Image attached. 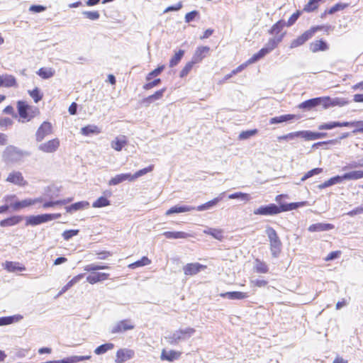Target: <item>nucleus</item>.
<instances>
[{"instance_id": "obj_1", "label": "nucleus", "mask_w": 363, "mask_h": 363, "mask_svg": "<svg viewBox=\"0 0 363 363\" xmlns=\"http://www.w3.org/2000/svg\"><path fill=\"white\" fill-rule=\"evenodd\" d=\"M193 328H186L184 329H179L167 334L164 339L171 345H177L179 342L186 341L189 339L195 333Z\"/></svg>"}, {"instance_id": "obj_2", "label": "nucleus", "mask_w": 363, "mask_h": 363, "mask_svg": "<svg viewBox=\"0 0 363 363\" xmlns=\"http://www.w3.org/2000/svg\"><path fill=\"white\" fill-rule=\"evenodd\" d=\"M265 233L269 241L272 255L273 257H277L281 252L282 243L276 230L273 228L267 226L265 230Z\"/></svg>"}, {"instance_id": "obj_3", "label": "nucleus", "mask_w": 363, "mask_h": 363, "mask_svg": "<svg viewBox=\"0 0 363 363\" xmlns=\"http://www.w3.org/2000/svg\"><path fill=\"white\" fill-rule=\"evenodd\" d=\"M284 35V33H281L279 35L270 38L264 48L259 50L258 52L253 55L252 60H259L266 55L272 51L275 48H277L278 44L281 42Z\"/></svg>"}, {"instance_id": "obj_4", "label": "nucleus", "mask_w": 363, "mask_h": 363, "mask_svg": "<svg viewBox=\"0 0 363 363\" xmlns=\"http://www.w3.org/2000/svg\"><path fill=\"white\" fill-rule=\"evenodd\" d=\"M60 216V213H45L37 216H29L26 217V225H38L59 218Z\"/></svg>"}, {"instance_id": "obj_5", "label": "nucleus", "mask_w": 363, "mask_h": 363, "mask_svg": "<svg viewBox=\"0 0 363 363\" xmlns=\"http://www.w3.org/2000/svg\"><path fill=\"white\" fill-rule=\"evenodd\" d=\"M30 153L26 151H23L15 146H8L4 152V157L6 160L9 162H18L23 157L29 156Z\"/></svg>"}, {"instance_id": "obj_6", "label": "nucleus", "mask_w": 363, "mask_h": 363, "mask_svg": "<svg viewBox=\"0 0 363 363\" xmlns=\"http://www.w3.org/2000/svg\"><path fill=\"white\" fill-rule=\"evenodd\" d=\"M320 29V26H315L305 31L302 35L291 41L290 44V48L294 49L303 45L306 41H308L313 36L316 31Z\"/></svg>"}, {"instance_id": "obj_7", "label": "nucleus", "mask_w": 363, "mask_h": 363, "mask_svg": "<svg viewBox=\"0 0 363 363\" xmlns=\"http://www.w3.org/2000/svg\"><path fill=\"white\" fill-rule=\"evenodd\" d=\"M281 213L280 206L275 203L260 206L253 211L255 215L271 216Z\"/></svg>"}, {"instance_id": "obj_8", "label": "nucleus", "mask_w": 363, "mask_h": 363, "mask_svg": "<svg viewBox=\"0 0 363 363\" xmlns=\"http://www.w3.org/2000/svg\"><path fill=\"white\" fill-rule=\"evenodd\" d=\"M323 108L327 109L334 106H344L349 104V101L342 97L330 98L329 96H323Z\"/></svg>"}, {"instance_id": "obj_9", "label": "nucleus", "mask_w": 363, "mask_h": 363, "mask_svg": "<svg viewBox=\"0 0 363 363\" xmlns=\"http://www.w3.org/2000/svg\"><path fill=\"white\" fill-rule=\"evenodd\" d=\"M135 325L130 320H123L116 323L111 327V333L113 334L123 333L127 330H133Z\"/></svg>"}, {"instance_id": "obj_10", "label": "nucleus", "mask_w": 363, "mask_h": 363, "mask_svg": "<svg viewBox=\"0 0 363 363\" xmlns=\"http://www.w3.org/2000/svg\"><path fill=\"white\" fill-rule=\"evenodd\" d=\"M52 124L50 122L44 121L35 133V140L38 142L42 141L47 135L52 133Z\"/></svg>"}, {"instance_id": "obj_11", "label": "nucleus", "mask_w": 363, "mask_h": 363, "mask_svg": "<svg viewBox=\"0 0 363 363\" xmlns=\"http://www.w3.org/2000/svg\"><path fill=\"white\" fill-rule=\"evenodd\" d=\"M60 140L58 138H54L46 143H42L38 146V150L46 153H52L57 151L60 147Z\"/></svg>"}, {"instance_id": "obj_12", "label": "nucleus", "mask_w": 363, "mask_h": 363, "mask_svg": "<svg viewBox=\"0 0 363 363\" xmlns=\"http://www.w3.org/2000/svg\"><path fill=\"white\" fill-rule=\"evenodd\" d=\"M323 96L313 98L301 103L298 105V108L304 110H311L319 106L323 108Z\"/></svg>"}, {"instance_id": "obj_13", "label": "nucleus", "mask_w": 363, "mask_h": 363, "mask_svg": "<svg viewBox=\"0 0 363 363\" xmlns=\"http://www.w3.org/2000/svg\"><path fill=\"white\" fill-rule=\"evenodd\" d=\"M6 182L20 186H24L27 184V182L24 179L22 173L17 171L9 173L6 178Z\"/></svg>"}, {"instance_id": "obj_14", "label": "nucleus", "mask_w": 363, "mask_h": 363, "mask_svg": "<svg viewBox=\"0 0 363 363\" xmlns=\"http://www.w3.org/2000/svg\"><path fill=\"white\" fill-rule=\"evenodd\" d=\"M43 199L42 198H37V199H26L22 201H16L11 205V207L14 211H18L21 208H26L30 206L34 205L37 203L42 202Z\"/></svg>"}, {"instance_id": "obj_15", "label": "nucleus", "mask_w": 363, "mask_h": 363, "mask_svg": "<svg viewBox=\"0 0 363 363\" xmlns=\"http://www.w3.org/2000/svg\"><path fill=\"white\" fill-rule=\"evenodd\" d=\"M135 355L133 350L130 349H120L116 352L115 362L116 363H123L128 359H132Z\"/></svg>"}, {"instance_id": "obj_16", "label": "nucleus", "mask_w": 363, "mask_h": 363, "mask_svg": "<svg viewBox=\"0 0 363 363\" xmlns=\"http://www.w3.org/2000/svg\"><path fill=\"white\" fill-rule=\"evenodd\" d=\"M206 267L199 263H189L183 267L184 273L186 275L193 276L198 274L201 269H206Z\"/></svg>"}, {"instance_id": "obj_17", "label": "nucleus", "mask_w": 363, "mask_h": 363, "mask_svg": "<svg viewBox=\"0 0 363 363\" xmlns=\"http://www.w3.org/2000/svg\"><path fill=\"white\" fill-rule=\"evenodd\" d=\"M210 48L208 46L198 47L191 58L196 64L201 62L209 52Z\"/></svg>"}, {"instance_id": "obj_18", "label": "nucleus", "mask_w": 363, "mask_h": 363, "mask_svg": "<svg viewBox=\"0 0 363 363\" xmlns=\"http://www.w3.org/2000/svg\"><path fill=\"white\" fill-rule=\"evenodd\" d=\"M165 91H166L165 88H162V89L157 91L156 92H155V94H153L147 97L144 98L142 100V103L146 106H150L151 104L155 102L156 101L161 99L162 98Z\"/></svg>"}, {"instance_id": "obj_19", "label": "nucleus", "mask_w": 363, "mask_h": 363, "mask_svg": "<svg viewBox=\"0 0 363 363\" xmlns=\"http://www.w3.org/2000/svg\"><path fill=\"white\" fill-rule=\"evenodd\" d=\"M195 209H196V207H194V206H186V205H183V206L176 205V206L170 208L169 210H167L166 211L165 214L167 216H169V215H172L174 213H185V212H189V211H194Z\"/></svg>"}, {"instance_id": "obj_20", "label": "nucleus", "mask_w": 363, "mask_h": 363, "mask_svg": "<svg viewBox=\"0 0 363 363\" xmlns=\"http://www.w3.org/2000/svg\"><path fill=\"white\" fill-rule=\"evenodd\" d=\"M224 195H225L224 192L220 194V195L218 197H216L203 204H201V205L196 207L195 210L199 211H203L208 210V209L213 208L214 206H216L219 201H220L223 199Z\"/></svg>"}, {"instance_id": "obj_21", "label": "nucleus", "mask_w": 363, "mask_h": 363, "mask_svg": "<svg viewBox=\"0 0 363 363\" xmlns=\"http://www.w3.org/2000/svg\"><path fill=\"white\" fill-rule=\"evenodd\" d=\"M127 143L126 137L125 135H119L111 142V147L116 151L119 152L122 150Z\"/></svg>"}, {"instance_id": "obj_22", "label": "nucleus", "mask_w": 363, "mask_h": 363, "mask_svg": "<svg viewBox=\"0 0 363 363\" xmlns=\"http://www.w3.org/2000/svg\"><path fill=\"white\" fill-rule=\"evenodd\" d=\"M125 181L133 182L130 173H125L116 175L111 180H109L108 185H118Z\"/></svg>"}, {"instance_id": "obj_23", "label": "nucleus", "mask_w": 363, "mask_h": 363, "mask_svg": "<svg viewBox=\"0 0 363 363\" xmlns=\"http://www.w3.org/2000/svg\"><path fill=\"white\" fill-rule=\"evenodd\" d=\"M299 116L294 114H286L279 116L271 118L269 119V124H277L284 122H287L294 119H298Z\"/></svg>"}, {"instance_id": "obj_24", "label": "nucleus", "mask_w": 363, "mask_h": 363, "mask_svg": "<svg viewBox=\"0 0 363 363\" xmlns=\"http://www.w3.org/2000/svg\"><path fill=\"white\" fill-rule=\"evenodd\" d=\"M108 276L109 274L107 273L94 272L86 277V281L91 284H94L99 281L107 279Z\"/></svg>"}, {"instance_id": "obj_25", "label": "nucleus", "mask_w": 363, "mask_h": 363, "mask_svg": "<svg viewBox=\"0 0 363 363\" xmlns=\"http://www.w3.org/2000/svg\"><path fill=\"white\" fill-rule=\"evenodd\" d=\"M334 225L330 223H318L315 224H312L308 227V230L310 232H322V231H328L334 228Z\"/></svg>"}, {"instance_id": "obj_26", "label": "nucleus", "mask_w": 363, "mask_h": 363, "mask_svg": "<svg viewBox=\"0 0 363 363\" xmlns=\"http://www.w3.org/2000/svg\"><path fill=\"white\" fill-rule=\"evenodd\" d=\"M220 296L230 300H242L247 298L248 294L241 291H228L223 293Z\"/></svg>"}, {"instance_id": "obj_27", "label": "nucleus", "mask_w": 363, "mask_h": 363, "mask_svg": "<svg viewBox=\"0 0 363 363\" xmlns=\"http://www.w3.org/2000/svg\"><path fill=\"white\" fill-rule=\"evenodd\" d=\"M327 135L328 133H326L303 130V138L306 140H315L325 138Z\"/></svg>"}, {"instance_id": "obj_28", "label": "nucleus", "mask_w": 363, "mask_h": 363, "mask_svg": "<svg viewBox=\"0 0 363 363\" xmlns=\"http://www.w3.org/2000/svg\"><path fill=\"white\" fill-rule=\"evenodd\" d=\"M348 122L330 121L318 125V130H331L337 127H349Z\"/></svg>"}, {"instance_id": "obj_29", "label": "nucleus", "mask_w": 363, "mask_h": 363, "mask_svg": "<svg viewBox=\"0 0 363 363\" xmlns=\"http://www.w3.org/2000/svg\"><path fill=\"white\" fill-rule=\"evenodd\" d=\"M17 108L20 117L26 120V121H29V105L27 104L25 101H19L17 103Z\"/></svg>"}, {"instance_id": "obj_30", "label": "nucleus", "mask_w": 363, "mask_h": 363, "mask_svg": "<svg viewBox=\"0 0 363 363\" xmlns=\"http://www.w3.org/2000/svg\"><path fill=\"white\" fill-rule=\"evenodd\" d=\"M16 85V79L13 76L9 74L0 75V86L13 87Z\"/></svg>"}, {"instance_id": "obj_31", "label": "nucleus", "mask_w": 363, "mask_h": 363, "mask_svg": "<svg viewBox=\"0 0 363 363\" xmlns=\"http://www.w3.org/2000/svg\"><path fill=\"white\" fill-rule=\"evenodd\" d=\"M23 318V315L16 314L10 316H4L0 318V326L11 325L18 323Z\"/></svg>"}, {"instance_id": "obj_32", "label": "nucleus", "mask_w": 363, "mask_h": 363, "mask_svg": "<svg viewBox=\"0 0 363 363\" xmlns=\"http://www.w3.org/2000/svg\"><path fill=\"white\" fill-rule=\"evenodd\" d=\"M4 269L9 272H22L26 270V267L16 262L6 261L4 264Z\"/></svg>"}, {"instance_id": "obj_33", "label": "nucleus", "mask_w": 363, "mask_h": 363, "mask_svg": "<svg viewBox=\"0 0 363 363\" xmlns=\"http://www.w3.org/2000/svg\"><path fill=\"white\" fill-rule=\"evenodd\" d=\"M328 49L327 43L323 40H315L310 44V50L313 52L325 51Z\"/></svg>"}, {"instance_id": "obj_34", "label": "nucleus", "mask_w": 363, "mask_h": 363, "mask_svg": "<svg viewBox=\"0 0 363 363\" xmlns=\"http://www.w3.org/2000/svg\"><path fill=\"white\" fill-rule=\"evenodd\" d=\"M23 217L21 216H13L8 218L4 219L0 221V226L1 227H8L13 226L18 223H19Z\"/></svg>"}, {"instance_id": "obj_35", "label": "nucleus", "mask_w": 363, "mask_h": 363, "mask_svg": "<svg viewBox=\"0 0 363 363\" xmlns=\"http://www.w3.org/2000/svg\"><path fill=\"white\" fill-rule=\"evenodd\" d=\"M307 204V201L294 202L289 203L281 204L280 210L281 213L284 211H292L299 207L305 206Z\"/></svg>"}, {"instance_id": "obj_36", "label": "nucleus", "mask_w": 363, "mask_h": 363, "mask_svg": "<svg viewBox=\"0 0 363 363\" xmlns=\"http://www.w3.org/2000/svg\"><path fill=\"white\" fill-rule=\"evenodd\" d=\"M180 354L181 353L179 352H176L174 350L167 351L163 350L161 354V359L173 362L179 357Z\"/></svg>"}, {"instance_id": "obj_37", "label": "nucleus", "mask_w": 363, "mask_h": 363, "mask_svg": "<svg viewBox=\"0 0 363 363\" xmlns=\"http://www.w3.org/2000/svg\"><path fill=\"white\" fill-rule=\"evenodd\" d=\"M163 235L167 239H186L190 236L189 233L182 231H166L163 233Z\"/></svg>"}, {"instance_id": "obj_38", "label": "nucleus", "mask_w": 363, "mask_h": 363, "mask_svg": "<svg viewBox=\"0 0 363 363\" xmlns=\"http://www.w3.org/2000/svg\"><path fill=\"white\" fill-rule=\"evenodd\" d=\"M80 133L84 136L99 134L101 133L100 128L96 125H88L81 128Z\"/></svg>"}, {"instance_id": "obj_39", "label": "nucleus", "mask_w": 363, "mask_h": 363, "mask_svg": "<svg viewBox=\"0 0 363 363\" xmlns=\"http://www.w3.org/2000/svg\"><path fill=\"white\" fill-rule=\"evenodd\" d=\"M203 233L209 235L218 240H222L223 238V231L219 228H207L203 230Z\"/></svg>"}, {"instance_id": "obj_40", "label": "nucleus", "mask_w": 363, "mask_h": 363, "mask_svg": "<svg viewBox=\"0 0 363 363\" xmlns=\"http://www.w3.org/2000/svg\"><path fill=\"white\" fill-rule=\"evenodd\" d=\"M89 203L87 201H79L71 204L66 207L67 212L72 213L78 210L84 209L89 206Z\"/></svg>"}, {"instance_id": "obj_41", "label": "nucleus", "mask_w": 363, "mask_h": 363, "mask_svg": "<svg viewBox=\"0 0 363 363\" xmlns=\"http://www.w3.org/2000/svg\"><path fill=\"white\" fill-rule=\"evenodd\" d=\"M37 74L43 79H48L55 75V70L50 67H42L38 69Z\"/></svg>"}, {"instance_id": "obj_42", "label": "nucleus", "mask_w": 363, "mask_h": 363, "mask_svg": "<svg viewBox=\"0 0 363 363\" xmlns=\"http://www.w3.org/2000/svg\"><path fill=\"white\" fill-rule=\"evenodd\" d=\"M345 180H357L363 178V170H355L343 174Z\"/></svg>"}, {"instance_id": "obj_43", "label": "nucleus", "mask_w": 363, "mask_h": 363, "mask_svg": "<svg viewBox=\"0 0 363 363\" xmlns=\"http://www.w3.org/2000/svg\"><path fill=\"white\" fill-rule=\"evenodd\" d=\"M297 138H303V130H299L296 132L289 133L286 135H281L277 138L279 141L281 140H294Z\"/></svg>"}, {"instance_id": "obj_44", "label": "nucleus", "mask_w": 363, "mask_h": 363, "mask_svg": "<svg viewBox=\"0 0 363 363\" xmlns=\"http://www.w3.org/2000/svg\"><path fill=\"white\" fill-rule=\"evenodd\" d=\"M286 23L283 20H280L277 21L269 30V33L272 35H275V36L279 35V33L286 26Z\"/></svg>"}, {"instance_id": "obj_45", "label": "nucleus", "mask_w": 363, "mask_h": 363, "mask_svg": "<svg viewBox=\"0 0 363 363\" xmlns=\"http://www.w3.org/2000/svg\"><path fill=\"white\" fill-rule=\"evenodd\" d=\"M114 347V345L111 342L105 343L97 347L94 350V353L97 355L105 354L108 350H112Z\"/></svg>"}, {"instance_id": "obj_46", "label": "nucleus", "mask_w": 363, "mask_h": 363, "mask_svg": "<svg viewBox=\"0 0 363 363\" xmlns=\"http://www.w3.org/2000/svg\"><path fill=\"white\" fill-rule=\"evenodd\" d=\"M151 263V260L146 256L143 257L140 259L130 264L128 267L130 269H135L137 267L148 265Z\"/></svg>"}, {"instance_id": "obj_47", "label": "nucleus", "mask_w": 363, "mask_h": 363, "mask_svg": "<svg viewBox=\"0 0 363 363\" xmlns=\"http://www.w3.org/2000/svg\"><path fill=\"white\" fill-rule=\"evenodd\" d=\"M255 269L257 273H267L269 271L267 264L258 259L255 260Z\"/></svg>"}, {"instance_id": "obj_48", "label": "nucleus", "mask_w": 363, "mask_h": 363, "mask_svg": "<svg viewBox=\"0 0 363 363\" xmlns=\"http://www.w3.org/2000/svg\"><path fill=\"white\" fill-rule=\"evenodd\" d=\"M184 55V50H179L169 60V67H174L179 64Z\"/></svg>"}, {"instance_id": "obj_49", "label": "nucleus", "mask_w": 363, "mask_h": 363, "mask_svg": "<svg viewBox=\"0 0 363 363\" xmlns=\"http://www.w3.org/2000/svg\"><path fill=\"white\" fill-rule=\"evenodd\" d=\"M228 198L230 199H239L244 201H248L251 199L248 194L242 193V192H235V193L231 194L228 195Z\"/></svg>"}, {"instance_id": "obj_50", "label": "nucleus", "mask_w": 363, "mask_h": 363, "mask_svg": "<svg viewBox=\"0 0 363 363\" xmlns=\"http://www.w3.org/2000/svg\"><path fill=\"white\" fill-rule=\"evenodd\" d=\"M321 172H323V169L322 168H320V167L314 168V169L308 171V172H306L302 177V178L301 179V182H305L308 179H309V178H311V177H313L315 175L319 174Z\"/></svg>"}, {"instance_id": "obj_51", "label": "nucleus", "mask_w": 363, "mask_h": 363, "mask_svg": "<svg viewBox=\"0 0 363 363\" xmlns=\"http://www.w3.org/2000/svg\"><path fill=\"white\" fill-rule=\"evenodd\" d=\"M110 205V201L106 197L101 196L92 204L94 208H102Z\"/></svg>"}, {"instance_id": "obj_52", "label": "nucleus", "mask_w": 363, "mask_h": 363, "mask_svg": "<svg viewBox=\"0 0 363 363\" xmlns=\"http://www.w3.org/2000/svg\"><path fill=\"white\" fill-rule=\"evenodd\" d=\"M194 65H196V63L194 62V61L192 60L190 62H187L180 72V74H179L180 77L184 78L186 76H187L188 74L192 69Z\"/></svg>"}, {"instance_id": "obj_53", "label": "nucleus", "mask_w": 363, "mask_h": 363, "mask_svg": "<svg viewBox=\"0 0 363 363\" xmlns=\"http://www.w3.org/2000/svg\"><path fill=\"white\" fill-rule=\"evenodd\" d=\"M152 169H153V167L152 165H150L146 168H144V169L137 171L134 174H131L132 181L133 182L135 179H137L138 178H139L140 177H142V176L146 174L147 173L150 172L152 170Z\"/></svg>"}, {"instance_id": "obj_54", "label": "nucleus", "mask_w": 363, "mask_h": 363, "mask_svg": "<svg viewBox=\"0 0 363 363\" xmlns=\"http://www.w3.org/2000/svg\"><path fill=\"white\" fill-rule=\"evenodd\" d=\"M363 167V158L359 159L357 161H352L347 164L342 169L343 170L354 169Z\"/></svg>"}, {"instance_id": "obj_55", "label": "nucleus", "mask_w": 363, "mask_h": 363, "mask_svg": "<svg viewBox=\"0 0 363 363\" xmlns=\"http://www.w3.org/2000/svg\"><path fill=\"white\" fill-rule=\"evenodd\" d=\"M252 59H253V55L249 60H247L245 63L239 65L236 69H233V74H236L242 72L249 65L253 64V63H255V62L258 61V60H252Z\"/></svg>"}, {"instance_id": "obj_56", "label": "nucleus", "mask_w": 363, "mask_h": 363, "mask_svg": "<svg viewBox=\"0 0 363 363\" xmlns=\"http://www.w3.org/2000/svg\"><path fill=\"white\" fill-rule=\"evenodd\" d=\"M106 269H109V267L106 265H99L96 264H90L84 267V270L86 272H95L97 270Z\"/></svg>"}, {"instance_id": "obj_57", "label": "nucleus", "mask_w": 363, "mask_h": 363, "mask_svg": "<svg viewBox=\"0 0 363 363\" xmlns=\"http://www.w3.org/2000/svg\"><path fill=\"white\" fill-rule=\"evenodd\" d=\"M318 3L315 0H309V1L305 5L303 11L306 12H312L316 10L318 7Z\"/></svg>"}, {"instance_id": "obj_58", "label": "nucleus", "mask_w": 363, "mask_h": 363, "mask_svg": "<svg viewBox=\"0 0 363 363\" xmlns=\"http://www.w3.org/2000/svg\"><path fill=\"white\" fill-rule=\"evenodd\" d=\"M257 133V129H252V130L242 131L240 133L238 138L240 140H246V139H248L250 137L255 135Z\"/></svg>"}, {"instance_id": "obj_59", "label": "nucleus", "mask_w": 363, "mask_h": 363, "mask_svg": "<svg viewBox=\"0 0 363 363\" xmlns=\"http://www.w3.org/2000/svg\"><path fill=\"white\" fill-rule=\"evenodd\" d=\"M164 65H161V66H159L158 67H157L156 69H155L154 70H152V72H150L146 77V80L147 81H150L151 80L153 77H157L158 76L159 74H160V73L164 70Z\"/></svg>"}, {"instance_id": "obj_60", "label": "nucleus", "mask_w": 363, "mask_h": 363, "mask_svg": "<svg viewBox=\"0 0 363 363\" xmlns=\"http://www.w3.org/2000/svg\"><path fill=\"white\" fill-rule=\"evenodd\" d=\"M28 92L30 96L33 99L35 103L40 101L43 98V95L40 93V89L37 87L33 89L32 91H29Z\"/></svg>"}, {"instance_id": "obj_61", "label": "nucleus", "mask_w": 363, "mask_h": 363, "mask_svg": "<svg viewBox=\"0 0 363 363\" xmlns=\"http://www.w3.org/2000/svg\"><path fill=\"white\" fill-rule=\"evenodd\" d=\"M79 230H67L62 233V236L65 240H69L79 233Z\"/></svg>"}, {"instance_id": "obj_62", "label": "nucleus", "mask_w": 363, "mask_h": 363, "mask_svg": "<svg viewBox=\"0 0 363 363\" xmlns=\"http://www.w3.org/2000/svg\"><path fill=\"white\" fill-rule=\"evenodd\" d=\"M347 4L337 3L333 6L329 10H328L326 12L329 14H333L337 11L343 10L345 8H346Z\"/></svg>"}, {"instance_id": "obj_63", "label": "nucleus", "mask_w": 363, "mask_h": 363, "mask_svg": "<svg viewBox=\"0 0 363 363\" xmlns=\"http://www.w3.org/2000/svg\"><path fill=\"white\" fill-rule=\"evenodd\" d=\"M82 13L86 18L91 21L98 20L100 17V14L98 11H84Z\"/></svg>"}, {"instance_id": "obj_64", "label": "nucleus", "mask_w": 363, "mask_h": 363, "mask_svg": "<svg viewBox=\"0 0 363 363\" xmlns=\"http://www.w3.org/2000/svg\"><path fill=\"white\" fill-rule=\"evenodd\" d=\"M348 123H350L349 125L350 126H354L356 127V129L353 131L354 133H363V121H353V122H348Z\"/></svg>"}]
</instances>
